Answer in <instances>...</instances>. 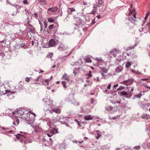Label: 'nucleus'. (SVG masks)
I'll return each mask as SVG.
<instances>
[{"mask_svg":"<svg viewBox=\"0 0 150 150\" xmlns=\"http://www.w3.org/2000/svg\"><path fill=\"white\" fill-rule=\"evenodd\" d=\"M134 24H133V25L131 27H130V29H132L133 28V27H134Z\"/></svg>","mask_w":150,"mask_h":150,"instance_id":"8fccbe9b","label":"nucleus"},{"mask_svg":"<svg viewBox=\"0 0 150 150\" xmlns=\"http://www.w3.org/2000/svg\"><path fill=\"white\" fill-rule=\"evenodd\" d=\"M83 142V141H82L81 142H77V141H76L75 142H76V143L77 142H78L80 144H81V143H82Z\"/></svg>","mask_w":150,"mask_h":150,"instance_id":"de8ad7c7","label":"nucleus"},{"mask_svg":"<svg viewBox=\"0 0 150 150\" xmlns=\"http://www.w3.org/2000/svg\"><path fill=\"white\" fill-rule=\"evenodd\" d=\"M131 65V64L130 62H128L126 64V65H125L126 67L127 68H128L129 67V66H130Z\"/></svg>","mask_w":150,"mask_h":150,"instance_id":"cd10ccee","label":"nucleus"},{"mask_svg":"<svg viewBox=\"0 0 150 150\" xmlns=\"http://www.w3.org/2000/svg\"><path fill=\"white\" fill-rule=\"evenodd\" d=\"M96 60L98 62V63H100V62H102V59L100 58H98L96 59Z\"/></svg>","mask_w":150,"mask_h":150,"instance_id":"5701e85b","label":"nucleus"},{"mask_svg":"<svg viewBox=\"0 0 150 150\" xmlns=\"http://www.w3.org/2000/svg\"><path fill=\"white\" fill-rule=\"evenodd\" d=\"M150 13V11H147V13H146V16H145V17L144 18L145 20L147 18H148V16H149Z\"/></svg>","mask_w":150,"mask_h":150,"instance_id":"b1692460","label":"nucleus"},{"mask_svg":"<svg viewBox=\"0 0 150 150\" xmlns=\"http://www.w3.org/2000/svg\"><path fill=\"white\" fill-rule=\"evenodd\" d=\"M142 96V93H138V94H137L136 95H135V96L136 97L140 98H141Z\"/></svg>","mask_w":150,"mask_h":150,"instance_id":"6ab92c4d","label":"nucleus"},{"mask_svg":"<svg viewBox=\"0 0 150 150\" xmlns=\"http://www.w3.org/2000/svg\"><path fill=\"white\" fill-rule=\"evenodd\" d=\"M117 71L118 72H120V71H121V70L119 68H117L116 69Z\"/></svg>","mask_w":150,"mask_h":150,"instance_id":"ea45409f","label":"nucleus"},{"mask_svg":"<svg viewBox=\"0 0 150 150\" xmlns=\"http://www.w3.org/2000/svg\"><path fill=\"white\" fill-rule=\"evenodd\" d=\"M67 47L63 44L61 42L59 44V45L58 47V50L60 51H64L67 50Z\"/></svg>","mask_w":150,"mask_h":150,"instance_id":"39448f33","label":"nucleus"},{"mask_svg":"<svg viewBox=\"0 0 150 150\" xmlns=\"http://www.w3.org/2000/svg\"><path fill=\"white\" fill-rule=\"evenodd\" d=\"M35 116L36 115L35 113L28 111V113H26L25 116H23L21 117V118L25 120H26L30 122H33L35 120Z\"/></svg>","mask_w":150,"mask_h":150,"instance_id":"f257e3e1","label":"nucleus"},{"mask_svg":"<svg viewBox=\"0 0 150 150\" xmlns=\"http://www.w3.org/2000/svg\"><path fill=\"white\" fill-rule=\"evenodd\" d=\"M94 100L93 98H91V103H93L94 102Z\"/></svg>","mask_w":150,"mask_h":150,"instance_id":"79ce46f5","label":"nucleus"},{"mask_svg":"<svg viewBox=\"0 0 150 150\" xmlns=\"http://www.w3.org/2000/svg\"><path fill=\"white\" fill-rule=\"evenodd\" d=\"M20 47H21L22 48H24V47L25 46V45H22V44H20L19 45Z\"/></svg>","mask_w":150,"mask_h":150,"instance_id":"a19ab883","label":"nucleus"},{"mask_svg":"<svg viewBox=\"0 0 150 150\" xmlns=\"http://www.w3.org/2000/svg\"><path fill=\"white\" fill-rule=\"evenodd\" d=\"M56 45V42L55 40L52 39H51L49 42L48 45L50 47H53L54 46Z\"/></svg>","mask_w":150,"mask_h":150,"instance_id":"423d86ee","label":"nucleus"},{"mask_svg":"<svg viewBox=\"0 0 150 150\" xmlns=\"http://www.w3.org/2000/svg\"><path fill=\"white\" fill-rule=\"evenodd\" d=\"M83 4L84 5H87V3L86 2L83 1Z\"/></svg>","mask_w":150,"mask_h":150,"instance_id":"a18cd8bd","label":"nucleus"},{"mask_svg":"<svg viewBox=\"0 0 150 150\" xmlns=\"http://www.w3.org/2000/svg\"><path fill=\"white\" fill-rule=\"evenodd\" d=\"M129 15L130 16L129 17V20L132 23L134 24L136 21V16L135 10L134 9L132 11H129Z\"/></svg>","mask_w":150,"mask_h":150,"instance_id":"7ed1b4c3","label":"nucleus"},{"mask_svg":"<svg viewBox=\"0 0 150 150\" xmlns=\"http://www.w3.org/2000/svg\"><path fill=\"white\" fill-rule=\"evenodd\" d=\"M69 11H70V12H72L75 11L76 10L74 8H68V11L69 12Z\"/></svg>","mask_w":150,"mask_h":150,"instance_id":"dca6fc26","label":"nucleus"},{"mask_svg":"<svg viewBox=\"0 0 150 150\" xmlns=\"http://www.w3.org/2000/svg\"><path fill=\"white\" fill-rule=\"evenodd\" d=\"M121 94L123 96H127L128 95V93L127 92L124 91L122 92L121 93Z\"/></svg>","mask_w":150,"mask_h":150,"instance_id":"393cba45","label":"nucleus"},{"mask_svg":"<svg viewBox=\"0 0 150 150\" xmlns=\"http://www.w3.org/2000/svg\"><path fill=\"white\" fill-rule=\"evenodd\" d=\"M74 2L73 1H72L71 2H70V3L71 4H72Z\"/></svg>","mask_w":150,"mask_h":150,"instance_id":"69168bd1","label":"nucleus"},{"mask_svg":"<svg viewBox=\"0 0 150 150\" xmlns=\"http://www.w3.org/2000/svg\"><path fill=\"white\" fill-rule=\"evenodd\" d=\"M140 146H137L134 147V149H139Z\"/></svg>","mask_w":150,"mask_h":150,"instance_id":"473e14b6","label":"nucleus"},{"mask_svg":"<svg viewBox=\"0 0 150 150\" xmlns=\"http://www.w3.org/2000/svg\"><path fill=\"white\" fill-rule=\"evenodd\" d=\"M54 27V25H50L48 27V28L50 29V30H52Z\"/></svg>","mask_w":150,"mask_h":150,"instance_id":"c85d7f7f","label":"nucleus"},{"mask_svg":"<svg viewBox=\"0 0 150 150\" xmlns=\"http://www.w3.org/2000/svg\"><path fill=\"white\" fill-rule=\"evenodd\" d=\"M62 84L64 87L65 88H67V86H66V83L65 81H62Z\"/></svg>","mask_w":150,"mask_h":150,"instance_id":"412c9836","label":"nucleus"},{"mask_svg":"<svg viewBox=\"0 0 150 150\" xmlns=\"http://www.w3.org/2000/svg\"><path fill=\"white\" fill-rule=\"evenodd\" d=\"M96 9H97V8L95 6H93V10L92 11L91 13V14H94L95 12H96Z\"/></svg>","mask_w":150,"mask_h":150,"instance_id":"2eb2a0df","label":"nucleus"},{"mask_svg":"<svg viewBox=\"0 0 150 150\" xmlns=\"http://www.w3.org/2000/svg\"><path fill=\"white\" fill-rule=\"evenodd\" d=\"M16 121H15V122H16V123H17V125H18L19 123V120L17 119V117L16 118Z\"/></svg>","mask_w":150,"mask_h":150,"instance_id":"72a5a7b5","label":"nucleus"},{"mask_svg":"<svg viewBox=\"0 0 150 150\" xmlns=\"http://www.w3.org/2000/svg\"><path fill=\"white\" fill-rule=\"evenodd\" d=\"M52 76H51L50 78V79H50V80H51L52 79Z\"/></svg>","mask_w":150,"mask_h":150,"instance_id":"680f3d73","label":"nucleus"},{"mask_svg":"<svg viewBox=\"0 0 150 150\" xmlns=\"http://www.w3.org/2000/svg\"><path fill=\"white\" fill-rule=\"evenodd\" d=\"M48 21L49 22H50V23H53L54 21V20L51 17H50L48 19Z\"/></svg>","mask_w":150,"mask_h":150,"instance_id":"a211bd4d","label":"nucleus"},{"mask_svg":"<svg viewBox=\"0 0 150 150\" xmlns=\"http://www.w3.org/2000/svg\"><path fill=\"white\" fill-rule=\"evenodd\" d=\"M97 134L98 135L97 136H96V139H98L101 136V134H100V132L99 131H97Z\"/></svg>","mask_w":150,"mask_h":150,"instance_id":"aec40b11","label":"nucleus"},{"mask_svg":"<svg viewBox=\"0 0 150 150\" xmlns=\"http://www.w3.org/2000/svg\"><path fill=\"white\" fill-rule=\"evenodd\" d=\"M44 25L46 28H47V22H44Z\"/></svg>","mask_w":150,"mask_h":150,"instance_id":"e433bc0d","label":"nucleus"},{"mask_svg":"<svg viewBox=\"0 0 150 150\" xmlns=\"http://www.w3.org/2000/svg\"><path fill=\"white\" fill-rule=\"evenodd\" d=\"M16 137L17 139H23V138L24 139L25 137V136L23 134H18L16 135Z\"/></svg>","mask_w":150,"mask_h":150,"instance_id":"9d476101","label":"nucleus"},{"mask_svg":"<svg viewBox=\"0 0 150 150\" xmlns=\"http://www.w3.org/2000/svg\"><path fill=\"white\" fill-rule=\"evenodd\" d=\"M50 81V79H46L45 80V82H46L47 83H49Z\"/></svg>","mask_w":150,"mask_h":150,"instance_id":"58836bf2","label":"nucleus"},{"mask_svg":"<svg viewBox=\"0 0 150 150\" xmlns=\"http://www.w3.org/2000/svg\"><path fill=\"white\" fill-rule=\"evenodd\" d=\"M56 67V65H54V66H53L52 67V68H54V67Z\"/></svg>","mask_w":150,"mask_h":150,"instance_id":"e2e57ef3","label":"nucleus"},{"mask_svg":"<svg viewBox=\"0 0 150 150\" xmlns=\"http://www.w3.org/2000/svg\"><path fill=\"white\" fill-rule=\"evenodd\" d=\"M57 9L58 8L57 7L49 8L48 9L47 13L50 15H51L53 12H56Z\"/></svg>","mask_w":150,"mask_h":150,"instance_id":"20e7f679","label":"nucleus"},{"mask_svg":"<svg viewBox=\"0 0 150 150\" xmlns=\"http://www.w3.org/2000/svg\"><path fill=\"white\" fill-rule=\"evenodd\" d=\"M125 88V87H124L123 86H121L118 88L117 89V90L118 91L122 90H123Z\"/></svg>","mask_w":150,"mask_h":150,"instance_id":"a878e982","label":"nucleus"},{"mask_svg":"<svg viewBox=\"0 0 150 150\" xmlns=\"http://www.w3.org/2000/svg\"><path fill=\"white\" fill-rule=\"evenodd\" d=\"M142 117L143 119H148L150 118V116L147 114H143L142 116Z\"/></svg>","mask_w":150,"mask_h":150,"instance_id":"f8f14e48","label":"nucleus"},{"mask_svg":"<svg viewBox=\"0 0 150 150\" xmlns=\"http://www.w3.org/2000/svg\"><path fill=\"white\" fill-rule=\"evenodd\" d=\"M142 81H147L148 80L147 79H142Z\"/></svg>","mask_w":150,"mask_h":150,"instance_id":"3c124183","label":"nucleus"},{"mask_svg":"<svg viewBox=\"0 0 150 150\" xmlns=\"http://www.w3.org/2000/svg\"><path fill=\"white\" fill-rule=\"evenodd\" d=\"M110 52L112 53L113 56L116 57V54H117V51L115 49H114L113 50L111 51Z\"/></svg>","mask_w":150,"mask_h":150,"instance_id":"4468645a","label":"nucleus"},{"mask_svg":"<svg viewBox=\"0 0 150 150\" xmlns=\"http://www.w3.org/2000/svg\"><path fill=\"white\" fill-rule=\"evenodd\" d=\"M43 72V71L42 70H40L39 72V73H42Z\"/></svg>","mask_w":150,"mask_h":150,"instance_id":"4d7b16f0","label":"nucleus"},{"mask_svg":"<svg viewBox=\"0 0 150 150\" xmlns=\"http://www.w3.org/2000/svg\"><path fill=\"white\" fill-rule=\"evenodd\" d=\"M134 72H135V73H136V74H141V73L139 71H135Z\"/></svg>","mask_w":150,"mask_h":150,"instance_id":"49530a36","label":"nucleus"},{"mask_svg":"<svg viewBox=\"0 0 150 150\" xmlns=\"http://www.w3.org/2000/svg\"><path fill=\"white\" fill-rule=\"evenodd\" d=\"M112 108V107H110V110H111Z\"/></svg>","mask_w":150,"mask_h":150,"instance_id":"052dcab7","label":"nucleus"},{"mask_svg":"<svg viewBox=\"0 0 150 150\" xmlns=\"http://www.w3.org/2000/svg\"><path fill=\"white\" fill-rule=\"evenodd\" d=\"M97 17H98V18L99 19V18H100L101 16L100 15H99V16H97Z\"/></svg>","mask_w":150,"mask_h":150,"instance_id":"603ef678","label":"nucleus"},{"mask_svg":"<svg viewBox=\"0 0 150 150\" xmlns=\"http://www.w3.org/2000/svg\"><path fill=\"white\" fill-rule=\"evenodd\" d=\"M118 86V84H117V85H114V87H115L117 86Z\"/></svg>","mask_w":150,"mask_h":150,"instance_id":"864d4df0","label":"nucleus"},{"mask_svg":"<svg viewBox=\"0 0 150 150\" xmlns=\"http://www.w3.org/2000/svg\"><path fill=\"white\" fill-rule=\"evenodd\" d=\"M111 86V84H109L108 85V86L107 87V88L108 89H109L110 88V86Z\"/></svg>","mask_w":150,"mask_h":150,"instance_id":"c03bdc74","label":"nucleus"},{"mask_svg":"<svg viewBox=\"0 0 150 150\" xmlns=\"http://www.w3.org/2000/svg\"><path fill=\"white\" fill-rule=\"evenodd\" d=\"M148 26L150 27V22L148 23Z\"/></svg>","mask_w":150,"mask_h":150,"instance_id":"13d9d810","label":"nucleus"},{"mask_svg":"<svg viewBox=\"0 0 150 150\" xmlns=\"http://www.w3.org/2000/svg\"><path fill=\"white\" fill-rule=\"evenodd\" d=\"M53 54L52 53H50L48 55L47 57L48 58H51L53 56Z\"/></svg>","mask_w":150,"mask_h":150,"instance_id":"bb28decb","label":"nucleus"},{"mask_svg":"<svg viewBox=\"0 0 150 150\" xmlns=\"http://www.w3.org/2000/svg\"><path fill=\"white\" fill-rule=\"evenodd\" d=\"M85 61L86 62H91V59L89 58H86L85 59Z\"/></svg>","mask_w":150,"mask_h":150,"instance_id":"4be33fe9","label":"nucleus"},{"mask_svg":"<svg viewBox=\"0 0 150 150\" xmlns=\"http://www.w3.org/2000/svg\"><path fill=\"white\" fill-rule=\"evenodd\" d=\"M91 71H89V73L88 74V79L89 78L91 77Z\"/></svg>","mask_w":150,"mask_h":150,"instance_id":"c756f323","label":"nucleus"},{"mask_svg":"<svg viewBox=\"0 0 150 150\" xmlns=\"http://www.w3.org/2000/svg\"><path fill=\"white\" fill-rule=\"evenodd\" d=\"M13 125H16V122L15 121H13Z\"/></svg>","mask_w":150,"mask_h":150,"instance_id":"6e6d98bb","label":"nucleus"},{"mask_svg":"<svg viewBox=\"0 0 150 150\" xmlns=\"http://www.w3.org/2000/svg\"><path fill=\"white\" fill-rule=\"evenodd\" d=\"M60 83V82L59 81H57L56 82V83H57V84H59Z\"/></svg>","mask_w":150,"mask_h":150,"instance_id":"5fc2aeb1","label":"nucleus"},{"mask_svg":"<svg viewBox=\"0 0 150 150\" xmlns=\"http://www.w3.org/2000/svg\"><path fill=\"white\" fill-rule=\"evenodd\" d=\"M51 110L52 112H55L56 113L58 114H59L61 112V110L59 108H52Z\"/></svg>","mask_w":150,"mask_h":150,"instance_id":"0eeeda50","label":"nucleus"},{"mask_svg":"<svg viewBox=\"0 0 150 150\" xmlns=\"http://www.w3.org/2000/svg\"><path fill=\"white\" fill-rule=\"evenodd\" d=\"M23 3L25 4H28V2L27 0H24L23 1Z\"/></svg>","mask_w":150,"mask_h":150,"instance_id":"7c9ffc66","label":"nucleus"},{"mask_svg":"<svg viewBox=\"0 0 150 150\" xmlns=\"http://www.w3.org/2000/svg\"><path fill=\"white\" fill-rule=\"evenodd\" d=\"M134 81L133 79H128L127 80H126L122 82V84H125L126 85H128V83L129 82H132Z\"/></svg>","mask_w":150,"mask_h":150,"instance_id":"9b49d317","label":"nucleus"},{"mask_svg":"<svg viewBox=\"0 0 150 150\" xmlns=\"http://www.w3.org/2000/svg\"><path fill=\"white\" fill-rule=\"evenodd\" d=\"M47 136H48V137H51V136H52V135H50V134H47Z\"/></svg>","mask_w":150,"mask_h":150,"instance_id":"bf43d9fd","label":"nucleus"},{"mask_svg":"<svg viewBox=\"0 0 150 150\" xmlns=\"http://www.w3.org/2000/svg\"><path fill=\"white\" fill-rule=\"evenodd\" d=\"M52 130V131L53 133H56L55 132H57V130L54 129H53Z\"/></svg>","mask_w":150,"mask_h":150,"instance_id":"37998d69","label":"nucleus"},{"mask_svg":"<svg viewBox=\"0 0 150 150\" xmlns=\"http://www.w3.org/2000/svg\"><path fill=\"white\" fill-rule=\"evenodd\" d=\"M84 139L85 140H86L88 139V138L86 137H85L84 138Z\"/></svg>","mask_w":150,"mask_h":150,"instance_id":"09e8293b","label":"nucleus"},{"mask_svg":"<svg viewBox=\"0 0 150 150\" xmlns=\"http://www.w3.org/2000/svg\"><path fill=\"white\" fill-rule=\"evenodd\" d=\"M98 7H100L101 6H102L103 5V0H99L98 1Z\"/></svg>","mask_w":150,"mask_h":150,"instance_id":"f3484780","label":"nucleus"},{"mask_svg":"<svg viewBox=\"0 0 150 150\" xmlns=\"http://www.w3.org/2000/svg\"><path fill=\"white\" fill-rule=\"evenodd\" d=\"M134 90V89L133 88H132L131 89V91H133Z\"/></svg>","mask_w":150,"mask_h":150,"instance_id":"0e129e2a","label":"nucleus"},{"mask_svg":"<svg viewBox=\"0 0 150 150\" xmlns=\"http://www.w3.org/2000/svg\"><path fill=\"white\" fill-rule=\"evenodd\" d=\"M42 76H39L37 77V79H36V80L35 81H38L39 80V79L41 78H42Z\"/></svg>","mask_w":150,"mask_h":150,"instance_id":"2f4dec72","label":"nucleus"},{"mask_svg":"<svg viewBox=\"0 0 150 150\" xmlns=\"http://www.w3.org/2000/svg\"><path fill=\"white\" fill-rule=\"evenodd\" d=\"M38 1L41 5L44 6L46 5L47 1V0H38Z\"/></svg>","mask_w":150,"mask_h":150,"instance_id":"1a4fd4ad","label":"nucleus"},{"mask_svg":"<svg viewBox=\"0 0 150 150\" xmlns=\"http://www.w3.org/2000/svg\"><path fill=\"white\" fill-rule=\"evenodd\" d=\"M84 118L86 120H89L93 119V117L91 115H86L84 116Z\"/></svg>","mask_w":150,"mask_h":150,"instance_id":"ddd939ff","label":"nucleus"},{"mask_svg":"<svg viewBox=\"0 0 150 150\" xmlns=\"http://www.w3.org/2000/svg\"><path fill=\"white\" fill-rule=\"evenodd\" d=\"M34 16H33L35 17L36 19H37L38 18V14L36 13H34Z\"/></svg>","mask_w":150,"mask_h":150,"instance_id":"c9c22d12","label":"nucleus"},{"mask_svg":"<svg viewBox=\"0 0 150 150\" xmlns=\"http://www.w3.org/2000/svg\"><path fill=\"white\" fill-rule=\"evenodd\" d=\"M30 80L29 78L27 77L25 78V81L26 82H28Z\"/></svg>","mask_w":150,"mask_h":150,"instance_id":"f704fd0d","label":"nucleus"},{"mask_svg":"<svg viewBox=\"0 0 150 150\" xmlns=\"http://www.w3.org/2000/svg\"><path fill=\"white\" fill-rule=\"evenodd\" d=\"M146 87H147V88H148L149 89H150V87H148V86H146Z\"/></svg>","mask_w":150,"mask_h":150,"instance_id":"338daca9","label":"nucleus"},{"mask_svg":"<svg viewBox=\"0 0 150 150\" xmlns=\"http://www.w3.org/2000/svg\"><path fill=\"white\" fill-rule=\"evenodd\" d=\"M62 79L64 80H66L67 81H69L70 80V78L67 74L66 73H64L62 76Z\"/></svg>","mask_w":150,"mask_h":150,"instance_id":"6e6552de","label":"nucleus"},{"mask_svg":"<svg viewBox=\"0 0 150 150\" xmlns=\"http://www.w3.org/2000/svg\"><path fill=\"white\" fill-rule=\"evenodd\" d=\"M125 150H133L131 148L128 147L127 148H126Z\"/></svg>","mask_w":150,"mask_h":150,"instance_id":"4c0bfd02","label":"nucleus"},{"mask_svg":"<svg viewBox=\"0 0 150 150\" xmlns=\"http://www.w3.org/2000/svg\"><path fill=\"white\" fill-rule=\"evenodd\" d=\"M28 111L23 108H19L13 115H17L18 117H19L21 118L23 116H25L26 113H28Z\"/></svg>","mask_w":150,"mask_h":150,"instance_id":"f03ea898","label":"nucleus"},{"mask_svg":"<svg viewBox=\"0 0 150 150\" xmlns=\"http://www.w3.org/2000/svg\"><path fill=\"white\" fill-rule=\"evenodd\" d=\"M117 150H121V149L120 148H118V149H117Z\"/></svg>","mask_w":150,"mask_h":150,"instance_id":"774afa93","label":"nucleus"}]
</instances>
